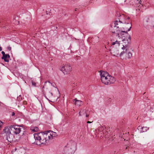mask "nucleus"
Instances as JSON below:
<instances>
[{
	"mask_svg": "<svg viewBox=\"0 0 154 154\" xmlns=\"http://www.w3.org/2000/svg\"><path fill=\"white\" fill-rule=\"evenodd\" d=\"M126 25H129V28L127 31H125L127 28L126 27H123V24L120 21L116 20L114 22L113 27H112L111 29L112 33L116 34L119 38H121L122 41L125 43H128L131 41V36L128 34V32L130 30L131 28V24L127 23Z\"/></svg>",
	"mask_w": 154,
	"mask_h": 154,
	"instance_id": "1",
	"label": "nucleus"
},
{
	"mask_svg": "<svg viewBox=\"0 0 154 154\" xmlns=\"http://www.w3.org/2000/svg\"><path fill=\"white\" fill-rule=\"evenodd\" d=\"M33 135L35 140V143L37 145H40V143L45 144L49 140V137L47 131L35 133Z\"/></svg>",
	"mask_w": 154,
	"mask_h": 154,
	"instance_id": "2",
	"label": "nucleus"
},
{
	"mask_svg": "<svg viewBox=\"0 0 154 154\" xmlns=\"http://www.w3.org/2000/svg\"><path fill=\"white\" fill-rule=\"evenodd\" d=\"M101 80L102 82L106 85H109L114 83L116 81L115 78L111 76L106 71H100Z\"/></svg>",
	"mask_w": 154,
	"mask_h": 154,
	"instance_id": "3",
	"label": "nucleus"
},
{
	"mask_svg": "<svg viewBox=\"0 0 154 154\" xmlns=\"http://www.w3.org/2000/svg\"><path fill=\"white\" fill-rule=\"evenodd\" d=\"M76 149L75 144L74 143L70 145V144H68L64 148L63 154H73L75 152Z\"/></svg>",
	"mask_w": 154,
	"mask_h": 154,
	"instance_id": "4",
	"label": "nucleus"
},
{
	"mask_svg": "<svg viewBox=\"0 0 154 154\" xmlns=\"http://www.w3.org/2000/svg\"><path fill=\"white\" fill-rule=\"evenodd\" d=\"M22 129H23V128L19 125H14L11 126L10 130L12 134V135L19 134L22 131Z\"/></svg>",
	"mask_w": 154,
	"mask_h": 154,
	"instance_id": "5",
	"label": "nucleus"
},
{
	"mask_svg": "<svg viewBox=\"0 0 154 154\" xmlns=\"http://www.w3.org/2000/svg\"><path fill=\"white\" fill-rule=\"evenodd\" d=\"M71 69L70 64H66L62 67L60 69V70L62 71L64 74H67L70 72Z\"/></svg>",
	"mask_w": 154,
	"mask_h": 154,
	"instance_id": "6",
	"label": "nucleus"
},
{
	"mask_svg": "<svg viewBox=\"0 0 154 154\" xmlns=\"http://www.w3.org/2000/svg\"><path fill=\"white\" fill-rule=\"evenodd\" d=\"M10 126L9 128H8L7 127H5L3 130V132L5 133L7 135V140L9 142H11L12 141V139L11 138L10 136L12 137V134L11 132L10 131Z\"/></svg>",
	"mask_w": 154,
	"mask_h": 154,
	"instance_id": "7",
	"label": "nucleus"
},
{
	"mask_svg": "<svg viewBox=\"0 0 154 154\" xmlns=\"http://www.w3.org/2000/svg\"><path fill=\"white\" fill-rule=\"evenodd\" d=\"M24 150L22 148L16 149L12 151V154H24Z\"/></svg>",
	"mask_w": 154,
	"mask_h": 154,
	"instance_id": "8",
	"label": "nucleus"
},
{
	"mask_svg": "<svg viewBox=\"0 0 154 154\" xmlns=\"http://www.w3.org/2000/svg\"><path fill=\"white\" fill-rule=\"evenodd\" d=\"M124 43V42H123ZM130 42L128 43H125H125V46H124V45H123V47L122 48V49L123 50V51L121 52L120 54H119L120 56L121 57L122 56V55L124 54H127V52H128L127 50V47L126 46L128 44H129Z\"/></svg>",
	"mask_w": 154,
	"mask_h": 154,
	"instance_id": "9",
	"label": "nucleus"
},
{
	"mask_svg": "<svg viewBox=\"0 0 154 154\" xmlns=\"http://www.w3.org/2000/svg\"><path fill=\"white\" fill-rule=\"evenodd\" d=\"M48 136L49 137V140L52 139L54 137H56L57 136V134L56 133L53 132L51 131H47Z\"/></svg>",
	"mask_w": 154,
	"mask_h": 154,
	"instance_id": "10",
	"label": "nucleus"
},
{
	"mask_svg": "<svg viewBox=\"0 0 154 154\" xmlns=\"http://www.w3.org/2000/svg\"><path fill=\"white\" fill-rule=\"evenodd\" d=\"M149 127H142L139 126L138 127V129L139 130L141 129L140 130V133H142L144 132H146L149 129Z\"/></svg>",
	"mask_w": 154,
	"mask_h": 154,
	"instance_id": "11",
	"label": "nucleus"
},
{
	"mask_svg": "<svg viewBox=\"0 0 154 154\" xmlns=\"http://www.w3.org/2000/svg\"><path fill=\"white\" fill-rule=\"evenodd\" d=\"M110 51L111 53L114 56H118L119 55V52L117 49H111Z\"/></svg>",
	"mask_w": 154,
	"mask_h": 154,
	"instance_id": "12",
	"label": "nucleus"
},
{
	"mask_svg": "<svg viewBox=\"0 0 154 154\" xmlns=\"http://www.w3.org/2000/svg\"><path fill=\"white\" fill-rule=\"evenodd\" d=\"M10 56L9 54H6L2 56V59L4 60V61L5 62H9L8 59L10 58Z\"/></svg>",
	"mask_w": 154,
	"mask_h": 154,
	"instance_id": "13",
	"label": "nucleus"
},
{
	"mask_svg": "<svg viewBox=\"0 0 154 154\" xmlns=\"http://www.w3.org/2000/svg\"><path fill=\"white\" fill-rule=\"evenodd\" d=\"M87 111L85 109H82L79 112V114L80 116H83L85 115Z\"/></svg>",
	"mask_w": 154,
	"mask_h": 154,
	"instance_id": "14",
	"label": "nucleus"
},
{
	"mask_svg": "<svg viewBox=\"0 0 154 154\" xmlns=\"http://www.w3.org/2000/svg\"><path fill=\"white\" fill-rule=\"evenodd\" d=\"M30 130L33 132H36L38 131V128L36 126H32L30 128Z\"/></svg>",
	"mask_w": 154,
	"mask_h": 154,
	"instance_id": "15",
	"label": "nucleus"
},
{
	"mask_svg": "<svg viewBox=\"0 0 154 154\" xmlns=\"http://www.w3.org/2000/svg\"><path fill=\"white\" fill-rule=\"evenodd\" d=\"M126 57L128 59H131L132 56V53L130 52H128L126 54Z\"/></svg>",
	"mask_w": 154,
	"mask_h": 154,
	"instance_id": "16",
	"label": "nucleus"
},
{
	"mask_svg": "<svg viewBox=\"0 0 154 154\" xmlns=\"http://www.w3.org/2000/svg\"><path fill=\"white\" fill-rule=\"evenodd\" d=\"M84 104L83 102L80 100H78V106L80 107L82 106Z\"/></svg>",
	"mask_w": 154,
	"mask_h": 154,
	"instance_id": "17",
	"label": "nucleus"
},
{
	"mask_svg": "<svg viewBox=\"0 0 154 154\" xmlns=\"http://www.w3.org/2000/svg\"><path fill=\"white\" fill-rule=\"evenodd\" d=\"M115 44H117L118 46H119L120 45L119 42L116 41L115 42H112V45H114Z\"/></svg>",
	"mask_w": 154,
	"mask_h": 154,
	"instance_id": "18",
	"label": "nucleus"
},
{
	"mask_svg": "<svg viewBox=\"0 0 154 154\" xmlns=\"http://www.w3.org/2000/svg\"><path fill=\"white\" fill-rule=\"evenodd\" d=\"M152 19V18L151 17H148L147 18V19H146L145 20V22L147 23H148V22H150V21H151V19Z\"/></svg>",
	"mask_w": 154,
	"mask_h": 154,
	"instance_id": "19",
	"label": "nucleus"
},
{
	"mask_svg": "<svg viewBox=\"0 0 154 154\" xmlns=\"http://www.w3.org/2000/svg\"><path fill=\"white\" fill-rule=\"evenodd\" d=\"M7 49L8 51H11V48L10 46H9L7 47Z\"/></svg>",
	"mask_w": 154,
	"mask_h": 154,
	"instance_id": "20",
	"label": "nucleus"
},
{
	"mask_svg": "<svg viewBox=\"0 0 154 154\" xmlns=\"http://www.w3.org/2000/svg\"><path fill=\"white\" fill-rule=\"evenodd\" d=\"M32 83L33 85L35 86L36 83L35 82L32 81Z\"/></svg>",
	"mask_w": 154,
	"mask_h": 154,
	"instance_id": "21",
	"label": "nucleus"
},
{
	"mask_svg": "<svg viewBox=\"0 0 154 154\" xmlns=\"http://www.w3.org/2000/svg\"><path fill=\"white\" fill-rule=\"evenodd\" d=\"M85 116L86 117H89V115L88 114H87V112H86V114H85Z\"/></svg>",
	"mask_w": 154,
	"mask_h": 154,
	"instance_id": "22",
	"label": "nucleus"
},
{
	"mask_svg": "<svg viewBox=\"0 0 154 154\" xmlns=\"http://www.w3.org/2000/svg\"><path fill=\"white\" fill-rule=\"evenodd\" d=\"M2 54L3 56L6 54L4 51H2Z\"/></svg>",
	"mask_w": 154,
	"mask_h": 154,
	"instance_id": "23",
	"label": "nucleus"
},
{
	"mask_svg": "<svg viewBox=\"0 0 154 154\" xmlns=\"http://www.w3.org/2000/svg\"><path fill=\"white\" fill-rule=\"evenodd\" d=\"M74 100L75 101V104H76V101H77V99H76V98H75V99Z\"/></svg>",
	"mask_w": 154,
	"mask_h": 154,
	"instance_id": "24",
	"label": "nucleus"
},
{
	"mask_svg": "<svg viewBox=\"0 0 154 154\" xmlns=\"http://www.w3.org/2000/svg\"><path fill=\"white\" fill-rule=\"evenodd\" d=\"M49 94L51 95V96H53V94L51 92H49Z\"/></svg>",
	"mask_w": 154,
	"mask_h": 154,
	"instance_id": "25",
	"label": "nucleus"
},
{
	"mask_svg": "<svg viewBox=\"0 0 154 154\" xmlns=\"http://www.w3.org/2000/svg\"><path fill=\"white\" fill-rule=\"evenodd\" d=\"M138 2L140 4H141V0H138Z\"/></svg>",
	"mask_w": 154,
	"mask_h": 154,
	"instance_id": "26",
	"label": "nucleus"
},
{
	"mask_svg": "<svg viewBox=\"0 0 154 154\" xmlns=\"http://www.w3.org/2000/svg\"><path fill=\"white\" fill-rule=\"evenodd\" d=\"M92 122H90V121H88V122H87V123H92Z\"/></svg>",
	"mask_w": 154,
	"mask_h": 154,
	"instance_id": "27",
	"label": "nucleus"
},
{
	"mask_svg": "<svg viewBox=\"0 0 154 154\" xmlns=\"http://www.w3.org/2000/svg\"><path fill=\"white\" fill-rule=\"evenodd\" d=\"M15 115V113L14 112H13L12 113V116H14V115Z\"/></svg>",
	"mask_w": 154,
	"mask_h": 154,
	"instance_id": "28",
	"label": "nucleus"
},
{
	"mask_svg": "<svg viewBox=\"0 0 154 154\" xmlns=\"http://www.w3.org/2000/svg\"><path fill=\"white\" fill-rule=\"evenodd\" d=\"M45 97L47 100H49L46 97L45 95Z\"/></svg>",
	"mask_w": 154,
	"mask_h": 154,
	"instance_id": "29",
	"label": "nucleus"
},
{
	"mask_svg": "<svg viewBox=\"0 0 154 154\" xmlns=\"http://www.w3.org/2000/svg\"><path fill=\"white\" fill-rule=\"evenodd\" d=\"M48 83H50L51 84V85H52V83H51L49 81H48Z\"/></svg>",
	"mask_w": 154,
	"mask_h": 154,
	"instance_id": "30",
	"label": "nucleus"
},
{
	"mask_svg": "<svg viewBox=\"0 0 154 154\" xmlns=\"http://www.w3.org/2000/svg\"><path fill=\"white\" fill-rule=\"evenodd\" d=\"M44 88V86L42 87V88Z\"/></svg>",
	"mask_w": 154,
	"mask_h": 154,
	"instance_id": "31",
	"label": "nucleus"
},
{
	"mask_svg": "<svg viewBox=\"0 0 154 154\" xmlns=\"http://www.w3.org/2000/svg\"><path fill=\"white\" fill-rule=\"evenodd\" d=\"M47 82H45V83H47Z\"/></svg>",
	"mask_w": 154,
	"mask_h": 154,
	"instance_id": "32",
	"label": "nucleus"
}]
</instances>
